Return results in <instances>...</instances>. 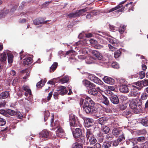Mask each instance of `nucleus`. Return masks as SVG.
Masks as SVG:
<instances>
[{"instance_id": "a19ab883", "label": "nucleus", "mask_w": 148, "mask_h": 148, "mask_svg": "<svg viewBox=\"0 0 148 148\" xmlns=\"http://www.w3.org/2000/svg\"><path fill=\"white\" fill-rule=\"evenodd\" d=\"M112 66L114 68L118 69L119 68V64L116 62H114L112 64Z\"/></svg>"}, {"instance_id": "2f4dec72", "label": "nucleus", "mask_w": 148, "mask_h": 148, "mask_svg": "<svg viewBox=\"0 0 148 148\" xmlns=\"http://www.w3.org/2000/svg\"><path fill=\"white\" fill-rule=\"evenodd\" d=\"M7 58V56L5 53L3 52V53L1 54L0 55V60L1 61L3 62L5 61Z\"/></svg>"}, {"instance_id": "e2e57ef3", "label": "nucleus", "mask_w": 148, "mask_h": 148, "mask_svg": "<svg viewBox=\"0 0 148 148\" xmlns=\"http://www.w3.org/2000/svg\"><path fill=\"white\" fill-rule=\"evenodd\" d=\"M95 46V47L96 49H99L102 48L103 47V46L102 45H100L99 44H97Z\"/></svg>"}, {"instance_id": "f257e3e1", "label": "nucleus", "mask_w": 148, "mask_h": 148, "mask_svg": "<svg viewBox=\"0 0 148 148\" xmlns=\"http://www.w3.org/2000/svg\"><path fill=\"white\" fill-rule=\"evenodd\" d=\"M83 108L84 110L86 113L95 114L96 113V108L94 107V102L90 98L84 100L83 99H81L80 103H83Z\"/></svg>"}, {"instance_id": "6e6552de", "label": "nucleus", "mask_w": 148, "mask_h": 148, "mask_svg": "<svg viewBox=\"0 0 148 148\" xmlns=\"http://www.w3.org/2000/svg\"><path fill=\"white\" fill-rule=\"evenodd\" d=\"M103 80L106 83L111 85L113 84L114 82V81L113 79L106 76L104 77Z\"/></svg>"}, {"instance_id": "c03bdc74", "label": "nucleus", "mask_w": 148, "mask_h": 148, "mask_svg": "<svg viewBox=\"0 0 148 148\" xmlns=\"http://www.w3.org/2000/svg\"><path fill=\"white\" fill-rule=\"evenodd\" d=\"M125 30V27L124 26H121L119 29V32L121 34H122Z\"/></svg>"}, {"instance_id": "aec40b11", "label": "nucleus", "mask_w": 148, "mask_h": 148, "mask_svg": "<svg viewBox=\"0 0 148 148\" xmlns=\"http://www.w3.org/2000/svg\"><path fill=\"white\" fill-rule=\"evenodd\" d=\"M53 120L54 118L53 117L51 119V126L53 127V129H55L56 128H58L59 126V121H55V123H53Z\"/></svg>"}, {"instance_id": "423d86ee", "label": "nucleus", "mask_w": 148, "mask_h": 148, "mask_svg": "<svg viewBox=\"0 0 148 148\" xmlns=\"http://www.w3.org/2000/svg\"><path fill=\"white\" fill-rule=\"evenodd\" d=\"M73 134L75 138H79L82 135V129L79 128H75V131H73Z\"/></svg>"}, {"instance_id": "bb28decb", "label": "nucleus", "mask_w": 148, "mask_h": 148, "mask_svg": "<svg viewBox=\"0 0 148 148\" xmlns=\"http://www.w3.org/2000/svg\"><path fill=\"white\" fill-rule=\"evenodd\" d=\"M92 81L94 83L99 85H102L103 84L102 82L99 79L95 76H94Z\"/></svg>"}, {"instance_id": "09e8293b", "label": "nucleus", "mask_w": 148, "mask_h": 148, "mask_svg": "<svg viewBox=\"0 0 148 148\" xmlns=\"http://www.w3.org/2000/svg\"><path fill=\"white\" fill-rule=\"evenodd\" d=\"M138 142H143L145 140V138L144 137H140L137 138Z\"/></svg>"}, {"instance_id": "9d476101", "label": "nucleus", "mask_w": 148, "mask_h": 148, "mask_svg": "<svg viewBox=\"0 0 148 148\" xmlns=\"http://www.w3.org/2000/svg\"><path fill=\"white\" fill-rule=\"evenodd\" d=\"M57 89L58 91H60L59 94L61 95H64L67 92V91L66 89V87L63 86H59Z\"/></svg>"}, {"instance_id": "412c9836", "label": "nucleus", "mask_w": 148, "mask_h": 148, "mask_svg": "<svg viewBox=\"0 0 148 148\" xmlns=\"http://www.w3.org/2000/svg\"><path fill=\"white\" fill-rule=\"evenodd\" d=\"M32 63V60L30 57L27 58L23 60V64L25 65H28Z\"/></svg>"}, {"instance_id": "9b49d317", "label": "nucleus", "mask_w": 148, "mask_h": 148, "mask_svg": "<svg viewBox=\"0 0 148 148\" xmlns=\"http://www.w3.org/2000/svg\"><path fill=\"white\" fill-rule=\"evenodd\" d=\"M98 98L101 100V101L102 103L107 106H109L110 102L107 97L103 95V97H102L100 95Z\"/></svg>"}, {"instance_id": "f3484780", "label": "nucleus", "mask_w": 148, "mask_h": 148, "mask_svg": "<svg viewBox=\"0 0 148 148\" xmlns=\"http://www.w3.org/2000/svg\"><path fill=\"white\" fill-rule=\"evenodd\" d=\"M64 134V131L60 126L58 128L56 131V134L57 136L60 137H62Z\"/></svg>"}, {"instance_id": "4d7b16f0", "label": "nucleus", "mask_w": 148, "mask_h": 148, "mask_svg": "<svg viewBox=\"0 0 148 148\" xmlns=\"http://www.w3.org/2000/svg\"><path fill=\"white\" fill-rule=\"evenodd\" d=\"M95 84L90 82L88 87L90 89H92L93 88H95Z\"/></svg>"}, {"instance_id": "79ce46f5", "label": "nucleus", "mask_w": 148, "mask_h": 148, "mask_svg": "<svg viewBox=\"0 0 148 148\" xmlns=\"http://www.w3.org/2000/svg\"><path fill=\"white\" fill-rule=\"evenodd\" d=\"M90 81L86 79H84L82 81V83L83 84L87 87H88V86L90 84Z\"/></svg>"}, {"instance_id": "1a4fd4ad", "label": "nucleus", "mask_w": 148, "mask_h": 148, "mask_svg": "<svg viewBox=\"0 0 148 148\" xmlns=\"http://www.w3.org/2000/svg\"><path fill=\"white\" fill-rule=\"evenodd\" d=\"M140 94V92L137 90L131 89L130 92L129 96L130 97H138Z\"/></svg>"}, {"instance_id": "a211bd4d", "label": "nucleus", "mask_w": 148, "mask_h": 148, "mask_svg": "<svg viewBox=\"0 0 148 148\" xmlns=\"http://www.w3.org/2000/svg\"><path fill=\"white\" fill-rule=\"evenodd\" d=\"M70 125L72 127H81L82 125L78 122H76L75 120L69 121Z\"/></svg>"}, {"instance_id": "a18cd8bd", "label": "nucleus", "mask_w": 148, "mask_h": 148, "mask_svg": "<svg viewBox=\"0 0 148 148\" xmlns=\"http://www.w3.org/2000/svg\"><path fill=\"white\" fill-rule=\"evenodd\" d=\"M120 8H121V7H120V6L119 5H117L116 7H115L114 8H112V9H111L109 10L108 11V12H111L112 11H113L114 10H116Z\"/></svg>"}, {"instance_id": "20e7f679", "label": "nucleus", "mask_w": 148, "mask_h": 148, "mask_svg": "<svg viewBox=\"0 0 148 148\" xmlns=\"http://www.w3.org/2000/svg\"><path fill=\"white\" fill-rule=\"evenodd\" d=\"M23 90L25 91V95L26 97L29 95L28 97L27 98V100L30 102H32V97L31 90L28 86H23Z\"/></svg>"}, {"instance_id": "c756f323", "label": "nucleus", "mask_w": 148, "mask_h": 148, "mask_svg": "<svg viewBox=\"0 0 148 148\" xmlns=\"http://www.w3.org/2000/svg\"><path fill=\"white\" fill-rule=\"evenodd\" d=\"M101 130L103 133L106 134L109 132L110 129L108 127L103 125L102 126Z\"/></svg>"}, {"instance_id": "a878e982", "label": "nucleus", "mask_w": 148, "mask_h": 148, "mask_svg": "<svg viewBox=\"0 0 148 148\" xmlns=\"http://www.w3.org/2000/svg\"><path fill=\"white\" fill-rule=\"evenodd\" d=\"M77 44V45H80L83 46H85L87 45L86 40L85 39H82L78 41Z\"/></svg>"}, {"instance_id": "bf43d9fd", "label": "nucleus", "mask_w": 148, "mask_h": 148, "mask_svg": "<svg viewBox=\"0 0 148 148\" xmlns=\"http://www.w3.org/2000/svg\"><path fill=\"white\" fill-rule=\"evenodd\" d=\"M131 142L134 145L137 144L138 143V141L137 138H132L131 140Z\"/></svg>"}, {"instance_id": "ddd939ff", "label": "nucleus", "mask_w": 148, "mask_h": 148, "mask_svg": "<svg viewBox=\"0 0 148 148\" xmlns=\"http://www.w3.org/2000/svg\"><path fill=\"white\" fill-rule=\"evenodd\" d=\"M92 54L95 56L96 59L101 60L103 58V56L102 54L97 51L95 50H93L92 51Z\"/></svg>"}, {"instance_id": "f8f14e48", "label": "nucleus", "mask_w": 148, "mask_h": 148, "mask_svg": "<svg viewBox=\"0 0 148 148\" xmlns=\"http://www.w3.org/2000/svg\"><path fill=\"white\" fill-rule=\"evenodd\" d=\"M107 39L110 43L113 44L114 46L116 47L118 45L119 41L116 39L113 38H107Z\"/></svg>"}, {"instance_id": "2eb2a0df", "label": "nucleus", "mask_w": 148, "mask_h": 148, "mask_svg": "<svg viewBox=\"0 0 148 148\" xmlns=\"http://www.w3.org/2000/svg\"><path fill=\"white\" fill-rule=\"evenodd\" d=\"M110 99L111 102L114 104H116L119 103V98L116 95H112L110 98Z\"/></svg>"}, {"instance_id": "cd10ccee", "label": "nucleus", "mask_w": 148, "mask_h": 148, "mask_svg": "<svg viewBox=\"0 0 148 148\" xmlns=\"http://www.w3.org/2000/svg\"><path fill=\"white\" fill-rule=\"evenodd\" d=\"M41 137L43 138H47L48 137L49 133L46 130H44L42 131L40 134Z\"/></svg>"}, {"instance_id": "37998d69", "label": "nucleus", "mask_w": 148, "mask_h": 148, "mask_svg": "<svg viewBox=\"0 0 148 148\" xmlns=\"http://www.w3.org/2000/svg\"><path fill=\"white\" fill-rule=\"evenodd\" d=\"M6 124V121L5 120L1 118H0V125L3 126Z\"/></svg>"}, {"instance_id": "393cba45", "label": "nucleus", "mask_w": 148, "mask_h": 148, "mask_svg": "<svg viewBox=\"0 0 148 148\" xmlns=\"http://www.w3.org/2000/svg\"><path fill=\"white\" fill-rule=\"evenodd\" d=\"M140 123L143 126H148V119L145 117L140 120Z\"/></svg>"}, {"instance_id": "ea45409f", "label": "nucleus", "mask_w": 148, "mask_h": 148, "mask_svg": "<svg viewBox=\"0 0 148 148\" xmlns=\"http://www.w3.org/2000/svg\"><path fill=\"white\" fill-rule=\"evenodd\" d=\"M50 115V113L48 111H46L45 112V115L44 116V119L45 121V122L46 120L48 119V117Z\"/></svg>"}, {"instance_id": "de8ad7c7", "label": "nucleus", "mask_w": 148, "mask_h": 148, "mask_svg": "<svg viewBox=\"0 0 148 148\" xmlns=\"http://www.w3.org/2000/svg\"><path fill=\"white\" fill-rule=\"evenodd\" d=\"M7 112L11 116L13 115L16 114L15 112L14 111L10 109L8 110Z\"/></svg>"}, {"instance_id": "473e14b6", "label": "nucleus", "mask_w": 148, "mask_h": 148, "mask_svg": "<svg viewBox=\"0 0 148 148\" xmlns=\"http://www.w3.org/2000/svg\"><path fill=\"white\" fill-rule=\"evenodd\" d=\"M58 66V63L57 62H54L50 67V72H53L56 69Z\"/></svg>"}, {"instance_id": "dca6fc26", "label": "nucleus", "mask_w": 148, "mask_h": 148, "mask_svg": "<svg viewBox=\"0 0 148 148\" xmlns=\"http://www.w3.org/2000/svg\"><path fill=\"white\" fill-rule=\"evenodd\" d=\"M70 80V77L68 75H66L60 79L59 80V82L61 84H64L69 82Z\"/></svg>"}, {"instance_id": "c85d7f7f", "label": "nucleus", "mask_w": 148, "mask_h": 148, "mask_svg": "<svg viewBox=\"0 0 148 148\" xmlns=\"http://www.w3.org/2000/svg\"><path fill=\"white\" fill-rule=\"evenodd\" d=\"M108 118L104 117H101L99 119V123L101 125L105 124Z\"/></svg>"}, {"instance_id": "5701e85b", "label": "nucleus", "mask_w": 148, "mask_h": 148, "mask_svg": "<svg viewBox=\"0 0 148 148\" xmlns=\"http://www.w3.org/2000/svg\"><path fill=\"white\" fill-rule=\"evenodd\" d=\"M9 95V93L8 92H3L0 94V99H3L6 98Z\"/></svg>"}, {"instance_id": "58836bf2", "label": "nucleus", "mask_w": 148, "mask_h": 148, "mask_svg": "<svg viewBox=\"0 0 148 148\" xmlns=\"http://www.w3.org/2000/svg\"><path fill=\"white\" fill-rule=\"evenodd\" d=\"M119 83L121 85H126L127 84V81L124 79H121L119 80Z\"/></svg>"}, {"instance_id": "39448f33", "label": "nucleus", "mask_w": 148, "mask_h": 148, "mask_svg": "<svg viewBox=\"0 0 148 148\" xmlns=\"http://www.w3.org/2000/svg\"><path fill=\"white\" fill-rule=\"evenodd\" d=\"M97 90L95 88H93L92 89H90L88 91V92L90 95H97L99 98L101 95L100 94L98 93V91L101 93V92H102V91L100 89L99 87H97Z\"/></svg>"}, {"instance_id": "4c0bfd02", "label": "nucleus", "mask_w": 148, "mask_h": 148, "mask_svg": "<svg viewBox=\"0 0 148 148\" xmlns=\"http://www.w3.org/2000/svg\"><path fill=\"white\" fill-rule=\"evenodd\" d=\"M148 97V95L146 93L143 92L141 94V98L142 100L146 99Z\"/></svg>"}, {"instance_id": "6ab92c4d", "label": "nucleus", "mask_w": 148, "mask_h": 148, "mask_svg": "<svg viewBox=\"0 0 148 148\" xmlns=\"http://www.w3.org/2000/svg\"><path fill=\"white\" fill-rule=\"evenodd\" d=\"M88 10V8H86L84 9L77 10L76 12L77 17H79L80 16L83 15L85 12H87Z\"/></svg>"}, {"instance_id": "f03ea898", "label": "nucleus", "mask_w": 148, "mask_h": 148, "mask_svg": "<svg viewBox=\"0 0 148 148\" xmlns=\"http://www.w3.org/2000/svg\"><path fill=\"white\" fill-rule=\"evenodd\" d=\"M140 105L138 104V100L135 99H132L130 100L129 106L133 110V111L136 113H138L139 110Z\"/></svg>"}, {"instance_id": "0e129e2a", "label": "nucleus", "mask_w": 148, "mask_h": 148, "mask_svg": "<svg viewBox=\"0 0 148 148\" xmlns=\"http://www.w3.org/2000/svg\"><path fill=\"white\" fill-rule=\"evenodd\" d=\"M132 87L133 88H132V89H135L136 90H137L138 91L142 89L141 87H140L136 86L134 85H133Z\"/></svg>"}, {"instance_id": "680f3d73", "label": "nucleus", "mask_w": 148, "mask_h": 148, "mask_svg": "<svg viewBox=\"0 0 148 148\" xmlns=\"http://www.w3.org/2000/svg\"><path fill=\"white\" fill-rule=\"evenodd\" d=\"M93 148H101V145L99 143H97L94 145Z\"/></svg>"}, {"instance_id": "774afa93", "label": "nucleus", "mask_w": 148, "mask_h": 148, "mask_svg": "<svg viewBox=\"0 0 148 148\" xmlns=\"http://www.w3.org/2000/svg\"><path fill=\"white\" fill-rule=\"evenodd\" d=\"M69 121L75 120V116L74 115L71 114L69 116Z\"/></svg>"}, {"instance_id": "4be33fe9", "label": "nucleus", "mask_w": 148, "mask_h": 148, "mask_svg": "<svg viewBox=\"0 0 148 148\" xmlns=\"http://www.w3.org/2000/svg\"><path fill=\"white\" fill-rule=\"evenodd\" d=\"M126 1V0H125L123 1H122L118 5H119L120 7H121V8H119V9L117 10V11H116L115 12L118 13L120 12H122L125 9V7L124 6H123V5H122V4H123Z\"/></svg>"}, {"instance_id": "69168bd1", "label": "nucleus", "mask_w": 148, "mask_h": 148, "mask_svg": "<svg viewBox=\"0 0 148 148\" xmlns=\"http://www.w3.org/2000/svg\"><path fill=\"white\" fill-rule=\"evenodd\" d=\"M82 50L84 53H88L89 49H88V48H83L82 49Z\"/></svg>"}, {"instance_id": "864d4df0", "label": "nucleus", "mask_w": 148, "mask_h": 148, "mask_svg": "<svg viewBox=\"0 0 148 148\" xmlns=\"http://www.w3.org/2000/svg\"><path fill=\"white\" fill-rule=\"evenodd\" d=\"M134 84H135L136 86L140 87H142V85H143V82H142V81L140 82H136Z\"/></svg>"}, {"instance_id": "603ef678", "label": "nucleus", "mask_w": 148, "mask_h": 148, "mask_svg": "<svg viewBox=\"0 0 148 148\" xmlns=\"http://www.w3.org/2000/svg\"><path fill=\"white\" fill-rule=\"evenodd\" d=\"M139 75V77L141 79H143L145 75V73L144 71H141Z\"/></svg>"}, {"instance_id": "b1692460", "label": "nucleus", "mask_w": 148, "mask_h": 148, "mask_svg": "<svg viewBox=\"0 0 148 148\" xmlns=\"http://www.w3.org/2000/svg\"><path fill=\"white\" fill-rule=\"evenodd\" d=\"M44 19L42 18H39L35 19L33 21L34 23L36 25L42 24L44 22Z\"/></svg>"}, {"instance_id": "052dcab7", "label": "nucleus", "mask_w": 148, "mask_h": 148, "mask_svg": "<svg viewBox=\"0 0 148 148\" xmlns=\"http://www.w3.org/2000/svg\"><path fill=\"white\" fill-rule=\"evenodd\" d=\"M108 46L110 51H115L116 49V48L113 47L110 44H108Z\"/></svg>"}, {"instance_id": "5fc2aeb1", "label": "nucleus", "mask_w": 148, "mask_h": 148, "mask_svg": "<svg viewBox=\"0 0 148 148\" xmlns=\"http://www.w3.org/2000/svg\"><path fill=\"white\" fill-rule=\"evenodd\" d=\"M90 42L91 44L93 45H96L97 44V41L94 40L93 39H91L90 40Z\"/></svg>"}, {"instance_id": "7c9ffc66", "label": "nucleus", "mask_w": 148, "mask_h": 148, "mask_svg": "<svg viewBox=\"0 0 148 148\" xmlns=\"http://www.w3.org/2000/svg\"><path fill=\"white\" fill-rule=\"evenodd\" d=\"M121 130L117 128L113 129L112 131L113 134L116 137L121 134Z\"/></svg>"}, {"instance_id": "13d9d810", "label": "nucleus", "mask_w": 148, "mask_h": 148, "mask_svg": "<svg viewBox=\"0 0 148 148\" xmlns=\"http://www.w3.org/2000/svg\"><path fill=\"white\" fill-rule=\"evenodd\" d=\"M143 82V85L144 86H148V79H145L142 81Z\"/></svg>"}, {"instance_id": "4468645a", "label": "nucleus", "mask_w": 148, "mask_h": 148, "mask_svg": "<svg viewBox=\"0 0 148 148\" xmlns=\"http://www.w3.org/2000/svg\"><path fill=\"white\" fill-rule=\"evenodd\" d=\"M119 90L121 92L124 93L128 92L129 91L128 86L126 85H121Z\"/></svg>"}, {"instance_id": "6e6d98bb", "label": "nucleus", "mask_w": 148, "mask_h": 148, "mask_svg": "<svg viewBox=\"0 0 148 148\" xmlns=\"http://www.w3.org/2000/svg\"><path fill=\"white\" fill-rule=\"evenodd\" d=\"M113 135L111 134H109L106 135V138L107 140H109L113 138Z\"/></svg>"}, {"instance_id": "0eeeda50", "label": "nucleus", "mask_w": 148, "mask_h": 148, "mask_svg": "<svg viewBox=\"0 0 148 148\" xmlns=\"http://www.w3.org/2000/svg\"><path fill=\"white\" fill-rule=\"evenodd\" d=\"M93 120L91 118H87L84 121V124L86 127H89L91 126L94 123Z\"/></svg>"}, {"instance_id": "f704fd0d", "label": "nucleus", "mask_w": 148, "mask_h": 148, "mask_svg": "<svg viewBox=\"0 0 148 148\" xmlns=\"http://www.w3.org/2000/svg\"><path fill=\"white\" fill-rule=\"evenodd\" d=\"M8 61L9 64L12 63L13 61V56L11 54H8Z\"/></svg>"}, {"instance_id": "338daca9", "label": "nucleus", "mask_w": 148, "mask_h": 148, "mask_svg": "<svg viewBox=\"0 0 148 148\" xmlns=\"http://www.w3.org/2000/svg\"><path fill=\"white\" fill-rule=\"evenodd\" d=\"M52 92H50V93L49 94L48 96L47 97V99L48 101H49L50 99L51 98L52 96Z\"/></svg>"}, {"instance_id": "7ed1b4c3", "label": "nucleus", "mask_w": 148, "mask_h": 148, "mask_svg": "<svg viewBox=\"0 0 148 148\" xmlns=\"http://www.w3.org/2000/svg\"><path fill=\"white\" fill-rule=\"evenodd\" d=\"M86 136L87 140H89L90 145H93L96 143L97 140L92 132L89 130H87Z\"/></svg>"}, {"instance_id": "49530a36", "label": "nucleus", "mask_w": 148, "mask_h": 148, "mask_svg": "<svg viewBox=\"0 0 148 148\" xmlns=\"http://www.w3.org/2000/svg\"><path fill=\"white\" fill-rule=\"evenodd\" d=\"M125 139V137L124 136L123 134H122L119 136L117 140L119 141V142H121L124 140Z\"/></svg>"}, {"instance_id": "3c124183", "label": "nucleus", "mask_w": 148, "mask_h": 148, "mask_svg": "<svg viewBox=\"0 0 148 148\" xmlns=\"http://www.w3.org/2000/svg\"><path fill=\"white\" fill-rule=\"evenodd\" d=\"M79 142L82 145L84 144L85 143V141L84 137L81 136L79 139Z\"/></svg>"}, {"instance_id": "c9c22d12", "label": "nucleus", "mask_w": 148, "mask_h": 148, "mask_svg": "<svg viewBox=\"0 0 148 148\" xmlns=\"http://www.w3.org/2000/svg\"><path fill=\"white\" fill-rule=\"evenodd\" d=\"M73 148H83L82 145L77 143H74L72 146Z\"/></svg>"}, {"instance_id": "72a5a7b5", "label": "nucleus", "mask_w": 148, "mask_h": 148, "mask_svg": "<svg viewBox=\"0 0 148 148\" xmlns=\"http://www.w3.org/2000/svg\"><path fill=\"white\" fill-rule=\"evenodd\" d=\"M111 145V143L107 141L103 142L102 145L103 148H109Z\"/></svg>"}, {"instance_id": "e433bc0d", "label": "nucleus", "mask_w": 148, "mask_h": 148, "mask_svg": "<svg viewBox=\"0 0 148 148\" xmlns=\"http://www.w3.org/2000/svg\"><path fill=\"white\" fill-rule=\"evenodd\" d=\"M121 54V52L119 50H117L114 53V55L115 58H118Z\"/></svg>"}, {"instance_id": "8fccbe9b", "label": "nucleus", "mask_w": 148, "mask_h": 148, "mask_svg": "<svg viewBox=\"0 0 148 148\" xmlns=\"http://www.w3.org/2000/svg\"><path fill=\"white\" fill-rule=\"evenodd\" d=\"M68 16L70 18H73L74 17H77L76 12L74 13H72L68 14Z\"/></svg>"}]
</instances>
